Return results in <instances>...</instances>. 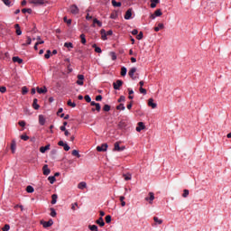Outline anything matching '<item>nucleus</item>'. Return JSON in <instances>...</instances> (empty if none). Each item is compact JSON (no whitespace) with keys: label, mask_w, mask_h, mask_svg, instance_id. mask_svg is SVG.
I'll use <instances>...</instances> for the list:
<instances>
[{"label":"nucleus","mask_w":231,"mask_h":231,"mask_svg":"<svg viewBox=\"0 0 231 231\" xmlns=\"http://www.w3.org/2000/svg\"><path fill=\"white\" fill-rule=\"evenodd\" d=\"M124 86V81L122 79H117L116 82L113 83L114 89L120 90V88Z\"/></svg>","instance_id":"nucleus-1"},{"label":"nucleus","mask_w":231,"mask_h":231,"mask_svg":"<svg viewBox=\"0 0 231 231\" xmlns=\"http://www.w3.org/2000/svg\"><path fill=\"white\" fill-rule=\"evenodd\" d=\"M41 225H42L43 228H50L53 225V220L50 219L49 221H41Z\"/></svg>","instance_id":"nucleus-2"},{"label":"nucleus","mask_w":231,"mask_h":231,"mask_svg":"<svg viewBox=\"0 0 231 231\" xmlns=\"http://www.w3.org/2000/svg\"><path fill=\"white\" fill-rule=\"evenodd\" d=\"M125 149V146L120 147V143L116 142L114 144V151H117L118 152H122Z\"/></svg>","instance_id":"nucleus-3"},{"label":"nucleus","mask_w":231,"mask_h":231,"mask_svg":"<svg viewBox=\"0 0 231 231\" xmlns=\"http://www.w3.org/2000/svg\"><path fill=\"white\" fill-rule=\"evenodd\" d=\"M97 151L98 152H106V151H107V143H103L100 146H97Z\"/></svg>","instance_id":"nucleus-4"},{"label":"nucleus","mask_w":231,"mask_h":231,"mask_svg":"<svg viewBox=\"0 0 231 231\" xmlns=\"http://www.w3.org/2000/svg\"><path fill=\"white\" fill-rule=\"evenodd\" d=\"M134 73H136V68L134 67L128 72V75L132 80H136V77H134Z\"/></svg>","instance_id":"nucleus-5"},{"label":"nucleus","mask_w":231,"mask_h":231,"mask_svg":"<svg viewBox=\"0 0 231 231\" xmlns=\"http://www.w3.org/2000/svg\"><path fill=\"white\" fill-rule=\"evenodd\" d=\"M145 201H149L150 205H152V201H154V193L149 192V197H145Z\"/></svg>","instance_id":"nucleus-6"},{"label":"nucleus","mask_w":231,"mask_h":231,"mask_svg":"<svg viewBox=\"0 0 231 231\" xmlns=\"http://www.w3.org/2000/svg\"><path fill=\"white\" fill-rule=\"evenodd\" d=\"M77 84L78 86H84V75L82 74L78 75Z\"/></svg>","instance_id":"nucleus-7"},{"label":"nucleus","mask_w":231,"mask_h":231,"mask_svg":"<svg viewBox=\"0 0 231 231\" xmlns=\"http://www.w3.org/2000/svg\"><path fill=\"white\" fill-rule=\"evenodd\" d=\"M79 12H80V10L79 9V7L75 5L70 6V13L73 14L74 15H77V14H79Z\"/></svg>","instance_id":"nucleus-8"},{"label":"nucleus","mask_w":231,"mask_h":231,"mask_svg":"<svg viewBox=\"0 0 231 231\" xmlns=\"http://www.w3.org/2000/svg\"><path fill=\"white\" fill-rule=\"evenodd\" d=\"M132 16H133V9H128V10L125 12V19L126 21H129V19H131Z\"/></svg>","instance_id":"nucleus-9"},{"label":"nucleus","mask_w":231,"mask_h":231,"mask_svg":"<svg viewBox=\"0 0 231 231\" xmlns=\"http://www.w3.org/2000/svg\"><path fill=\"white\" fill-rule=\"evenodd\" d=\"M148 106L150 107H152V109H156V107L158 106V105L156 103H154V99L153 98H150L148 100Z\"/></svg>","instance_id":"nucleus-10"},{"label":"nucleus","mask_w":231,"mask_h":231,"mask_svg":"<svg viewBox=\"0 0 231 231\" xmlns=\"http://www.w3.org/2000/svg\"><path fill=\"white\" fill-rule=\"evenodd\" d=\"M29 3L31 5H44V3H46V0H29Z\"/></svg>","instance_id":"nucleus-11"},{"label":"nucleus","mask_w":231,"mask_h":231,"mask_svg":"<svg viewBox=\"0 0 231 231\" xmlns=\"http://www.w3.org/2000/svg\"><path fill=\"white\" fill-rule=\"evenodd\" d=\"M42 171H43L44 176H49L50 172H51V171L48 168V164H45L42 167Z\"/></svg>","instance_id":"nucleus-12"},{"label":"nucleus","mask_w":231,"mask_h":231,"mask_svg":"<svg viewBox=\"0 0 231 231\" xmlns=\"http://www.w3.org/2000/svg\"><path fill=\"white\" fill-rule=\"evenodd\" d=\"M143 129H145V125H143V122H139L138 126L136 127L137 133H140Z\"/></svg>","instance_id":"nucleus-13"},{"label":"nucleus","mask_w":231,"mask_h":231,"mask_svg":"<svg viewBox=\"0 0 231 231\" xmlns=\"http://www.w3.org/2000/svg\"><path fill=\"white\" fill-rule=\"evenodd\" d=\"M50 144H47L46 146H42L40 148V152H42V154H44V152H46V151H50Z\"/></svg>","instance_id":"nucleus-14"},{"label":"nucleus","mask_w":231,"mask_h":231,"mask_svg":"<svg viewBox=\"0 0 231 231\" xmlns=\"http://www.w3.org/2000/svg\"><path fill=\"white\" fill-rule=\"evenodd\" d=\"M39 124L40 125H44V124H46V118H44V116H39Z\"/></svg>","instance_id":"nucleus-15"},{"label":"nucleus","mask_w":231,"mask_h":231,"mask_svg":"<svg viewBox=\"0 0 231 231\" xmlns=\"http://www.w3.org/2000/svg\"><path fill=\"white\" fill-rule=\"evenodd\" d=\"M97 225H99V226H104L106 225V222H104V218L100 217L97 221Z\"/></svg>","instance_id":"nucleus-16"},{"label":"nucleus","mask_w":231,"mask_h":231,"mask_svg":"<svg viewBox=\"0 0 231 231\" xmlns=\"http://www.w3.org/2000/svg\"><path fill=\"white\" fill-rule=\"evenodd\" d=\"M37 92L41 94H44V93H48V88H46V87L42 88H37Z\"/></svg>","instance_id":"nucleus-17"},{"label":"nucleus","mask_w":231,"mask_h":231,"mask_svg":"<svg viewBox=\"0 0 231 231\" xmlns=\"http://www.w3.org/2000/svg\"><path fill=\"white\" fill-rule=\"evenodd\" d=\"M37 102H39V100L37 98H34L33 99V102H32V107L33 109H39V107H41V106H39V104H37Z\"/></svg>","instance_id":"nucleus-18"},{"label":"nucleus","mask_w":231,"mask_h":231,"mask_svg":"<svg viewBox=\"0 0 231 231\" xmlns=\"http://www.w3.org/2000/svg\"><path fill=\"white\" fill-rule=\"evenodd\" d=\"M95 24H97V26H99V28H102V22H100L98 19L95 18L93 20V26H95Z\"/></svg>","instance_id":"nucleus-19"},{"label":"nucleus","mask_w":231,"mask_h":231,"mask_svg":"<svg viewBox=\"0 0 231 231\" xmlns=\"http://www.w3.org/2000/svg\"><path fill=\"white\" fill-rule=\"evenodd\" d=\"M100 109H102V107L100 106L99 103H97L96 108H92L91 111L93 113H95L96 111H97V113H100Z\"/></svg>","instance_id":"nucleus-20"},{"label":"nucleus","mask_w":231,"mask_h":231,"mask_svg":"<svg viewBox=\"0 0 231 231\" xmlns=\"http://www.w3.org/2000/svg\"><path fill=\"white\" fill-rule=\"evenodd\" d=\"M150 1H151V8H154L160 3V0H150Z\"/></svg>","instance_id":"nucleus-21"},{"label":"nucleus","mask_w":231,"mask_h":231,"mask_svg":"<svg viewBox=\"0 0 231 231\" xmlns=\"http://www.w3.org/2000/svg\"><path fill=\"white\" fill-rule=\"evenodd\" d=\"M58 198H59V196H57V194H53L51 196V205H55V203H57Z\"/></svg>","instance_id":"nucleus-22"},{"label":"nucleus","mask_w":231,"mask_h":231,"mask_svg":"<svg viewBox=\"0 0 231 231\" xmlns=\"http://www.w3.org/2000/svg\"><path fill=\"white\" fill-rule=\"evenodd\" d=\"M163 28H165V26L163 25V23H158L157 27H154V32H158L160 30H163Z\"/></svg>","instance_id":"nucleus-23"},{"label":"nucleus","mask_w":231,"mask_h":231,"mask_svg":"<svg viewBox=\"0 0 231 231\" xmlns=\"http://www.w3.org/2000/svg\"><path fill=\"white\" fill-rule=\"evenodd\" d=\"M112 6L118 8V7L122 6V3L116 2V0H112Z\"/></svg>","instance_id":"nucleus-24"},{"label":"nucleus","mask_w":231,"mask_h":231,"mask_svg":"<svg viewBox=\"0 0 231 231\" xmlns=\"http://www.w3.org/2000/svg\"><path fill=\"white\" fill-rule=\"evenodd\" d=\"M127 75V68L122 67L121 68V77H125Z\"/></svg>","instance_id":"nucleus-25"},{"label":"nucleus","mask_w":231,"mask_h":231,"mask_svg":"<svg viewBox=\"0 0 231 231\" xmlns=\"http://www.w3.org/2000/svg\"><path fill=\"white\" fill-rule=\"evenodd\" d=\"M87 184L86 182L82 181L78 185V188L80 189V190H84V189H86Z\"/></svg>","instance_id":"nucleus-26"},{"label":"nucleus","mask_w":231,"mask_h":231,"mask_svg":"<svg viewBox=\"0 0 231 231\" xmlns=\"http://www.w3.org/2000/svg\"><path fill=\"white\" fill-rule=\"evenodd\" d=\"M13 61L18 62V64H23V59H21L19 57H13Z\"/></svg>","instance_id":"nucleus-27"},{"label":"nucleus","mask_w":231,"mask_h":231,"mask_svg":"<svg viewBox=\"0 0 231 231\" xmlns=\"http://www.w3.org/2000/svg\"><path fill=\"white\" fill-rule=\"evenodd\" d=\"M50 210H51L50 216H51V217H57V211L55 210V208H51Z\"/></svg>","instance_id":"nucleus-28"},{"label":"nucleus","mask_w":231,"mask_h":231,"mask_svg":"<svg viewBox=\"0 0 231 231\" xmlns=\"http://www.w3.org/2000/svg\"><path fill=\"white\" fill-rule=\"evenodd\" d=\"M88 228L91 231H98V226H97V225H89Z\"/></svg>","instance_id":"nucleus-29"},{"label":"nucleus","mask_w":231,"mask_h":231,"mask_svg":"<svg viewBox=\"0 0 231 231\" xmlns=\"http://www.w3.org/2000/svg\"><path fill=\"white\" fill-rule=\"evenodd\" d=\"M34 191H35V189L32 186L26 187V192H28L29 194H32V192H34Z\"/></svg>","instance_id":"nucleus-30"},{"label":"nucleus","mask_w":231,"mask_h":231,"mask_svg":"<svg viewBox=\"0 0 231 231\" xmlns=\"http://www.w3.org/2000/svg\"><path fill=\"white\" fill-rule=\"evenodd\" d=\"M48 180L50 181V183L51 185H53V183H55V181L57 180V179H55V176H50L48 177Z\"/></svg>","instance_id":"nucleus-31"},{"label":"nucleus","mask_w":231,"mask_h":231,"mask_svg":"<svg viewBox=\"0 0 231 231\" xmlns=\"http://www.w3.org/2000/svg\"><path fill=\"white\" fill-rule=\"evenodd\" d=\"M154 223H157V225H162L163 223V220L158 218V217H153Z\"/></svg>","instance_id":"nucleus-32"},{"label":"nucleus","mask_w":231,"mask_h":231,"mask_svg":"<svg viewBox=\"0 0 231 231\" xmlns=\"http://www.w3.org/2000/svg\"><path fill=\"white\" fill-rule=\"evenodd\" d=\"M32 44V38L30 36H27V42L25 43H23L22 46H30Z\"/></svg>","instance_id":"nucleus-33"},{"label":"nucleus","mask_w":231,"mask_h":231,"mask_svg":"<svg viewBox=\"0 0 231 231\" xmlns=\"http://www.w3.org/2000/svg\"><path fill=\"white\" fill-rule=\"evenodd\" d=\"M154 15H155V17H162V9H157L154 12Z\"/></svg>","instance_id":"nucleus-34"},{"label":"nucleus","mask_w":231,"mask_h":231,"mask_svg":"<svg viewBox=\"0 0 231 231\" xmlns=\"http://www.w3.org/2000/svg\"><path fill=\"white\" fill-rule=\"evenodd\" d=\"M15 149H16L15 141H12L11 151H12L13 153L15 152Z\"/></svg>","instance_id":"nucleus-35"},{"label":"nucleus","mask_w":231,"mask_h":231,"mask_svg":"<svg viewBox=\"0 0 231 231\" xmlns=\"http://www.w3.org/2000/svg\"><path fill=\"white\" fill-rule=\"evenodd\" d=\"M116 109L117 111H120V109L121 111H125V106H124V104L121 103L116 106Z\"/></svg>","instance_id":"nucleus-36"},{"label":"nucleus","mask_w":231,"mask_h":231,"mask_svg":"<svg viewBox=\"0 0 231 231\" xmlns=\"http://www.w3.org/2000/svg\"><path fill=\"white\" fill-rule=\"evenodd\" d=\"M123 177L125 178V181L131 180L132 178L131 173L124 174Z\"/></svg>","instance_id":"nucleus-37"},{"label":"nucleus","mask_w":231,"mask_h":231,"mask_svg":"<svg viewBox=\"0 0 231 231\" xmlns=\"http://www.w3.org/2000/svg\"><path fill=\"white\" fill-rule=\"evenodd\" d=\"M21 140H23V142H28V140H30V136L26 135V134H22L20 136Z\"/></svg>","instance_id":"nucleus-38"},{"label":"nucleus","mask_w":231,"mask_h":231,"mask_svg":"<svg viewBox=\"0 0 231 231\" xmlns=\"http://www.w3.org/2000/svg\"><path fill=\"white\" fill-rule=\"evenodd\" d=\"M124 199H125V197H124V196L119 197V200L121 201L122 207H125V202L124 201Z\"/></svg>","instance_id":"nucleus-39"},{"label":"nucleus","mask_w":231,"mask_h":231,"mask_svg":"<svg viewBox=\"0 0 231 231\" xmlns=\"http://www.w3.org/2000/svg\"><path fill=\"white\" fill-rule=\"evenodd\" d=\"M92 47L95 48L96 53H100L102 51V49H100V47H97V44L92 45Z\"/></svg>","instance_id":"nucleus-40"},{"label":"nucleus","mask_w":231,"mask_h":231,"mask_svg":"<svg viewBox=\"0 0 231 231\" xmlns=\"http://www.w3.org/2000/svg\"><path fill=\"white\" fill-rule=\"evenodd\" d=\"M81 44H86V34H80Z\"/></svg>","instance_id":"nucleus-41"},{"label":"nucleus","mask_w":231,"mask_h":231,"mask_svg":"<svg viewBox=\"0 0 231 231\" xmlns=\"http://www.w3.org/2000/svg\"><path fill=\"white\" fill-rule=\"evenodd\" d=\"M103 111H106V112L111 111V106L105 105L104 107H103Z\"/></svg>","instance_id":"nucleus-42"},{"label":"nucleus","mask_w":231,"mask_h":231,"mask_svg":"<svg viewBox=\"0 0 231 231\" xmlns=\"http://www.w3.org/2000/svg\"><path fill=\"white\" fill-rule=\"evenodd\" d=\"M72 156H77V158H80V153H79V151L73 150Z\"/></svg>","instance_id":"nucleus-43"},{"label":"nucleus","mask_w":231,"mask_h":231,"mask_svg":"<svg viewBox=\"0 0 231 231\" xmlns=\"http://www.w3.org/2000/svg\"><path fill=\"white\" fill-rule=\"evenodd\" d=\"M67 106H69L70 107H77V104L71 102V100L67 102Z\"/></svg>","instance_id":"nucleus-44"},{"label":"nucleus","mask_w":231,"mask_h":231,"mask_svg":"<svg viewBox=\"0 0 231 231\" xmlns=\"http://www.w3.org/2000/svg\"><path fill=\"white\" fill-rule=\"evenodd\" d=\"M22 13L23 14H32V9H30V8H23V10H22Z\"/></svg>","instance_id":"nucleus-45"},{"label":"nucleus","mask_w":231,"mask_h":231,"mask_svg":"<svg viewBox=\"0 0 231 231\" xmlns=\"http://www.w3.org/2000/svg\"><path fill=\"white\" fill-rule=\"evenodd\" d=\"M136 39L142 41V39H143V32H140L139 34H137Z\"/></svg>","instance_id":"nucleus-46"},{"label":"nucleus","mask_w":231,"mask_h":231,"mask_svg":"<svg viewBox=\"0 0 231 231\" xmlns=\"http://www.w3.org/2000/svg\"><path fill=\"white\" fill-rule=\"evenodd\" d=\"M139 91L142 95H147V89L143 88V87H140Z\"/></svg>","instance_id":"nucleus-47"},{"label":"nucleus","mask_w":231,"mask_h":231,"mask_svg":"<svg viewBox=\"0 0 231 231\" xmlns=\"http://www.w3.org/2000/svg\"><path fill=\"white\" fill-rule=\"evenodd\" d=\"M39 44H44V41L42 42H37L34 45V50L37 51V50H39V48L37 47Z\"/></svg>","instance_id":"nucleus-48"},{"label":"nucleus","mask_w":231,"mask_h":231,"mask_svg":"<svg viewBox=\"0 0 231 231\" xmlns=\"http://www.w3.org/2000/svg\"><path fill=\"white\" fill-rule=\"evenodd\" d=\"M182 198H189V189L183 190Z\"/></svg>","instance_id":"nucleus-49"},{"label":"nucleus","mask_w":231,"mask_h":231,"mask_svg":"<svg viewBox=\"0 0 231 231\" xmlns=\"http://www.w3.org/2000/svg\"><path fill=\"white\" fill-rule=\"evenodd\" d=\"M51 56V51L48 50L47 52L45 53L44 57L45 59H50Z\"/></svg>","instance_id":"nucleus-50"},{"label":"nucleus","mask_w":231,"mask_h":231,"mask_svg":"<svg viewBox=\"0 0 231 231\" xmlns=\"http://www.w3.org/2000/svg\"><path fill=\"white\" fill-rule=\"evenodd\" d=\"M64 47L65 48H73V43H71V42H65L64 43Z\"/></svg>","instance_id":"nucleus-51"},{"label":"nucleus","mask_w":231,"mask_h":231,"mask_svg":"<svg viewBox=\"0 0 231 231\" xmlns=\"http://www.w3.org/2000/svg\"><path fill=\"white\" fill-rule=\"evenodd\" d=\"M105 221H106V223H107V224L111 223V216H110V215L106 216V217H105Z\"/></svg>","instance_id":"nucleus-52"},{"label":"nucleus","mask_w":231,"mask_h":231,"mask_svg":"<svg viewBox=\"0 0 231 231\" xmlns=\"http://www.w3.org/2000/svg\"><path fill=\"white\" fill-rule=\"evenodd\" d=\"M110 57L112 59V60H116V53L115 52H110Z\"/></svg>","instance_id":"nucleus-53"},{"label":"nucleus","mask_w":231,"mask_h":231,"mask_svg":"<svg viewBox=\"0 0 231 231\" xmlns=\"http://www.w3.org/2000/svg\"><path fill=\"white\" fill-rule=\"evenodd\" d=\"M63 21H64V23H66L69 25L71 24V19L68 20V17H66V16L63 18Z\"/></svg>","instance_id":"nucleus-54"},{"label":"nucleus","mask_w":231,"mask_h":231,"mask_svg":"<svg viewBox=\"0 0 231 231\" xmlns=\"http://www.w3.org/2000/svg\"><path fill=\"white\" fill-rule=\"evenodd\" d=\"M3 231H8L10 230V225L6 224L5 226L2 228Z\"/></svg>","instance_id":"nucleus-55"},{"label":"nucleus","mask_w":231,"mask_h":231,"mask_svg":"<svg viewBox=\"0 0 231 231\" xmlns=\"http://www.w3.org/2000/svg\"><path fill=\"white\" fill-rule=\"evenodd\" d=\"M22 93H23V95H26V93H28V88L23 87Z\"/></svg>","instance_id":"nucleus-56"},{"label":"nucleus","mask_w":231,"mask_h":231,"mask_svg":"<svg viewBox=\"0 0 231 231\" xmlns=\"http://www.w3.org/2000/svg\"><path fill=\"white\" fill-rule=\"evenodd\" d=\"M85 100H86V102L90 103L91 102V97H89V95H86L85 96Z\"/></svg>","instance_id":"nucleus-57"},{"label":"nucleus","mask_w":231,"mask_h":231,"mask_svg":"<svg viewBox=\"0 0 231 231\" xmlns=\"http://www.w3.org/2000/svg\"><path fill=\"white\" fill-rule=\"evenodd\" d=\"M117 102H125V97H124V96H121L119 98H118V100H117Z\"/></svg>","instance_id":"nucleus-58"},{"label":"nucleus","mask_w":231,"mask_h":231,"mask_svg":"<svg viewBox=\"0 0 231 231\" xmlns=\"http://www.w3.org/2000/svg\"><path fill=\"white\" fill-rule=\"evenodd\" d=\"M18 125H20L21 127H24V125H26V122H24V121H19V122H18Z\"/></svg>","instance_id":"nucleus-59"},{"label":"nucleus","mask_w":231,"mask_h":231,"mask_svg":"<svg viewBox=\"0 0 231 231\" xmlns=\"http://www.w3.org/2000/svg\"><path fill=\"white\" fill-rule=\"evenodd\" d=\"M0 93H6V87H0Z\"/></svg>","instance_id":"nucleus-60"},{"label":"nucleus","mask_w":231,"mask_h":231,"mask_svg":"<svg viewBox=\"0 0 231 231\" xmlns=\"http://www.w3.org/2000/svg\"><path fill=\"white\" fill-rule=\"evenodd\" d=\"M63 149L64 151H69V145H68V143H65V145H63Z\"/></svg>","instance_id":"nucleus-61"},{"label":"nucleus","mask_w":231,"mask_h":231,"mask_svg":"<svg viewBox=\"0 0 231 231\" xmlns=\"http://www.w3.org/2000/svg\"><path fill=\"white\" fill-rule=\"evenodd\" d=\"M96 100H97V102L102 101V96L101 95L97 96Z\"/></svg>","instance_id":"nucleus-62"},{"label":"nucleus","mask_w":231,"mask_h":231,"mask_svg":"<svg viewBox=\"0 0 231 231\" xmlns=\"http://www.w3.org/2000/svg\"><path fill=\"white\" fill-rule=\"evenodd\" d=\"M16 35H23V31H21V29H16Z\"/></svg>","instance_id":"nucleus-63"},{"label":"nucleus","mask_w":231,"mask_h":231,"mask_svg":"<svg viewBox=\"0 0 231 231\" xmlns=\"http://www.w3.org/2000/svg\"><path fill=\"white\" fill-rule=\"evenodd\" d=\"M3 3H5L6 5V6H10V0H2Z\"/></svg>","instance_id":"nucleus-64"}]
</instances>
